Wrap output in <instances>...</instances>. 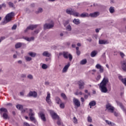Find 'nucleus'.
Segmentation results:
<instances>
[{
  "instance_id": "nucleus-15",
  "label": "nucleus",
  "mask_w": 126,
  "mask_h": 126,
  "mask_svg": "<svg viewBox=\"0 0 126 126\" xmlns=\"http://www.w3.org/2000/svg\"><path fill=\"white\" fill-rule=\"evenodd\" d=\"M89 15L90 17L96 18L97 17V16H99V15H100V12H94V13H90Z\"/></svg>"
},
{
  "instance_id": "nucleus-51",
  "label": "nucleus",
  "mask_w": 126,
  "mask_h": 126,
  "mask_svg": "<svg viewBox=\"0 0 126 126\" xmlns=\"http://www.w3.org/2000/svg\"><path fill=\"white\" fill-rule=\"evenodd\" d=\"M73 123H74V124H77V119L75 117L73 118Z\"/></svg>"
},
{
  "instance_id": "nucleus-49",
  "label": "nucleus",
  "mask_w": 126,
  "mask_h": 126,
  "mask_svg": "<svg viewBox=\"0 0 126 126\" xmlns=\"http://www.w3.org/2000/svg\"><path fill=\"white\" fill-rule=\"evenodd\" d=\"M64 33H67V32H61V33H60V36H61V37L63 36V35H64Z\"/></svg>"
},
{
  "instance_id": "nucleus-25",
  "label": "nucleus",
  "mask_w": 126,
  "mask_h": 126,
  "mask_svg": "<svg viewBox=\"0 0 126 126\" xmlns=\"http://www.w3.org/2000/svg\"><path fill=\"white\" fill-rule=\"evenodd\" d=\"M116 102L118 106H119V107H120L122 110H125V106H124V105H123L122 102H120V101H116Z\"/></svg>"
},
{
  "instance_id": "nucleus-34",
  "label": "nucleus",
  "mask_w": 126,
  "mask_h": 126,
  "mask_svg": "<svg viewBox=\"0 0 126 126\" xmlns=\"http://www.w3.org/2000/svg\"><path fill=\"white\" fill-rule=\"evenodd\" d=\"M61 96L64 100H67V97H66V95L64 94V93H62Z\"/></svg>"
},
{
  "instance_id": "nucleus-28",
  "label": "nucleus",
  "mask_w": 126,
  "mask_h": 126,
  "mask_svg": "<svg viewBox=\"0 0 126 126\" xmlns=\"http://www.w3.org/2000/svg\"><path fill=\"white\" fill-rule=\"evenodd\" d=\"M43 12V9L41 7H39L37 9V10L35 11V13L36 14H39V13H42Z\"/></svg>"
},
{
  "instance_id": "nucleus-7",
  "label": "nucleus",
  "mask_w": 126,
  "mask_h": 126,
  "mask_svg": "<svg viewBox=\"0 0 126 126\" xmlns=\"http://www.w3.org/2000/svg\"><path fill=\"white\" fill-rule=\"evenodd\" d=\"M78 84L79 85V89H80V90L84 89V85H85V84L82 80H79L78 82Z\"/></svg>"
},
{
  "instance_id": "nucleus-27",
  "label": "nucleus",
  "mask_w": 126,
  "mask_h": 126,
  "mask_svg": "<svg viewBox=\"0 0 126 126\" xmlns=\"http://www.w3.org/2000/svg\"><path fill=\"white\" fill-rule=\"evenodd\" d=\"M95 105H96V101L94 100L92 101L89 103V106H90L91 108H92V107H93Z\"/></svg>"
},
{
  "instance_id": "nucleus-19",
  "label": "nucleus",
  "mask_w": 126,
  "mask_h": 126,
  "mask_svg": "<svg viewBox=\"0 0 126 126\" xmlns=\"http://www.w3.org/2000/svg\"><path fill=\"white\" fill-rule=\"evenodd\" d=\"M80 17H82V18H85V17H90V15L87 12H84L80 15Z\"/></svg>"
},
{
  "instance_id": "nucleus-43",
  "label": "nucleus",
  "mask_w": 126,
  "mask_h": 126,
  "mask_svg": "<svg viewBox=\"0 0 126 126\" xmlns=\"http://www.w3.org/2000/svg\"><path fill=\"white\" fill-rule=\"evenodd\" d=\"M88 122L89 123H92V118H91V117L90 116L88 117Z\"/></svg>"
},
{
  "instance_id": "nucleus-31",
  "label": "nucleus",
  "mask_w": 126,
  "mask_h": 126,
  "mask_svg": "<svg viewBox=\"0 0 126 126\" xmlns=\"http://www.w3.org/2000/svg\"><path fill=\"white\" fill-rule=\"evenodd\" d=\"M80 64H86V63H87V60L86 59H84L80 62Z\"/></svg>"
},
{
  "instance_id": "nucleus-38",
  "label": "nucleus",
  "mask_w": 126,
  "mask_h": 126,
  "mask_svg": "<svg viewBox=\"0 0 126 126\" xmlns=\"http://www.w3.org/2000/svg\"><path fill=\"white\" fill-rule=\"evenodd\" d=\"M41 67L43 69H47L48 68V65L46 64H43Z\"/></svg>"
},
{
  "instance_id": "nucleus-24",
  "label": "nucleus",
  "mask_w": 126,
  "mask_h": 126,
  "mask_svg": "<svg viewBox=\"0 0 126 126\" xmlns=\"http://www.w3.org/2000/svg\"><path fill=\"white\" fill-rule=\"evenodd\" d=\"M22 45H23V43L21 42H18L15 45V48L19 49V48H21V47L22 46Z\"/></svg>"
},
{
  "instance_id": "nucleus-52",
  "label": "nucleus",
  "mask_w": 126,
  "mask_h": 126,
  "mask_svg": "<svg viewBox=\"0 0 126 126\" xmlns=\"http://www.w3.org/2000/svg\"><path fill=\"white\" fill-rule=\"evenodd\" d=\"M34 33L35 34H38V33H39V32H40V30L39 29H37L35 31H34Z\"/></svg>"
},
{
  "instance_id": "nucleus-60",
  "label": "nucleus",
  "mask_w": 126,
  "mask_h": 126,
  "mask_svg": "<svg viewBox=\"0 0 126 126\" xmlns=\"http://www.w3.org/2000/svg\"><path fill=\"white\" fill-rule=\"evenodd\" d=\"M76 54L77 56H79L80 55V51L79 50L76 51Z\"/></svg>"
},
{
  "instance_id": "nucleus-8",
  "label": "nucleus",
  "mask_w": 126,
  "mask_h": 126,
  "mask_svg": "<svg viewBox=\"0 0 126 126\" xmlns=\"http://www.w3.org/2000/svg\"><path fill=\"white\" fill-rule=\"evenodd\" d=\"M73 103L74 106H76L77 108H79V107H80V101L75 97H74L73 99Z\"/></svg>"
},
{
  "instance_id": "nucleus-35",
  "label": "nucleus",
  "mask_w": 126,
  "mask_h": 126,
  "mask_svg": "<svg viewBox=\"0 0 126 126\" xmlns=\"http://www.w3.org/2000/svg\"><path fill=\"white\" fill-rule=\"evenodd\" d=\"M25 58L27 62H31V61H32V58L30 57L26 56Z\"/></svg>"
},
{
  "instance_id": "nucleus-56",
  "label": "nucleus",
  "mask_w": 126,
  "mask_h": 126,
  "mask_svg": "<svg viewBox=\"0 0 126 126\" xmlns=\"http://www.w3.org/2000/svg\"><path fill=\"white\" fill-rule=\"evenodd\" d=\"M120 56L122 57V58H124L125 57V54L123 52H120Z\"/></svg>"
},
{
  "instance_id": "nucleus-64",
  "label": "nucleus",
  "mask_w": 126,
  "mask_h": 126,
  "mask_svg": "<svg viewBox=\"0 0 126 126\" xmlns=\"http://www.w3.org/2000/svg\"><path fill=\"white\" fill-rule=\"evenodd\" d=\"M84 98H85V99H88V95L85 94L84 95Z\"/></svg>"
},
{
  "instance_id": "nucleus-41",
  "label": "nucleus",
  "mask_w": 126,
  "mask_h": 126,
  "mask_svg": "<svg viewBox=\"0 0 126 126\" xmlns=\"http://www.w3.org/2000/svg\"><path fill=\"white\" fill-rule=\"evenodd\" d=\"M8 4L10 7H12L13 8H14V4H13V3L11 2H9Z\"/></svg>"
},
{
  "instance_id": "nucleus-13",
  "label": "nucleus",
  "mask_w": 126,
  "mask_h": 126,
  "mask_svg": "<svg viewBox=\"0 0 126 126\" xmlns=\"http://www.w3.org/2000/svg\"><path fill=\"white\" fill-rule=\"evenodd\" d=\"M121 67L123 71L126 72V60L121 62Z\"/></svg>"
},
{
  "instance_id": "nucleus-6",
  "label": "nucleus",
  "mask_w": 126,
  "mask_h": 126,
  "mask_svg": "<svg viewBox=\"0 0 126 126\" xmlns=\"http://www.w3.org/2000/svg\"><path fill=\"white\" fill-rule=\"evenodd\" d=\"M106 108L107 109V110L110 111V113H114V111L115 110V107L112 106V104L111 103H107L106 105Z\"/></svg>"
},
{
  "instance_id": "nucleus-5",
  "label": "nucleus",
  "mask_w": 126,
  "mask_h": 126,
  "mask_svg": "<svg viewBox=\"0 0 126 126\" xmlns=\"http://www.w3.org/2000/svg\"><path fill=\"white\" fill-rule=\"evenodd\" d=\"M63 56L64 59H68L69 58V61H70V62L72 61V55H71V54H69L68 52H63Z\"/></svg>"
},
{
  "instance_id": "nucleus-40",
  "label": "nucleus",
  "mask_w": 126,
  "mask_h": 126,
  "mask_svg": "<svg viewBox=\"0 0 126 126\" xmlns=\"http://www.w3.org/2000/svg\"><path fill=\"white\" fill-rule=\"evenodd\" d=\"M27 78H28V79H30L31 80H32V79H33V75H32V74H29L27 76Z\"/></svg>"
},
{
  "instance_id": "nucleus-30",
  "label": "nucleus",
  "mask_w": 126,
  "mask_h": 126,
  "mask_svg": "<svg viewBox=\"0 0 126 126\" xmlns=\"http://www.w3.org/2000/svg\"><path fill=\"white\" fill-rule=\"evenodd\" d=\"M72 15L76 16V17H80V15L79 14V13L77 12H73Z\"/></svg>"
},
{
  "instance_id": "nucleus-11",
  "label": "nucleus",
  "mask_w": 126,
  "mask_h": 126,
  "mask_svg": "<svg viewBox=\"0 0 126 126\" xmlns=\"http://www.w3.org/2000/svg\"><path fill=\"white\" fill-rule=\"evenodd\" d=\"M54 27V24H51L48 23H46L43 26V29L46 30V29H51Z\"/></svg>"
},
{
  "instance_id": "nucleus-53",
  "label": "nucleus",
  "mask_w": 126,
  "mask_h": 126,
  "mask_svg": "<svg viewBox=\"0 0 126 126\" xmlns=\"http://www.w3.org/2000/svg\"><path fill=\"white\" fill-rule=\"evenodd\" d=\"M118 78H119V80H121V81L123 80L124 79V78H123L122 76H119Z\"/></svg>"
},
{
  "instance_id": "nucleus-61",
  "label": "nucleus",
  "mask_w": 126,
  "mask_h": 126,
  "mask_svg": "<svg viewBox=\"0 0 126 126\" xmlns=\"http://www.w3.org/2000/svg\"><path fill=\"white\" fill-rule=\"evenodd\" d=\"M25 40H26L27 41H28L29 42H30V38L29 37H25Z\"/></svg>"
},
{
  "instance_id": "nucleus-23",
  "label": "nucleus",
  "mask_w": 126,
  "mask_h": 126,
  "mask_svg": "<svg viewBox=\"0 0 126 126\" xmlns=\"http://www.w3.org/2000/svg\"><path fill=\"white\" fill-rule=\"evenodd\" d=\"M39 116L41 119L43 121V122H46V117H45V114L43 113H40L39 114Z\"/></svg>"
},
{
  "instance_id": "nucleus-39",
  "label": "nucleus",
  "mask_w": 126,
  "mask_h": 126,
  "mask_svg": "<svg viewBox=\"0 0 126 126\" xmlns=\"http://www.w3.org/2000/svg\"><path fill=\"white\" fill-rule=\"evenodd\" d=\"M66 30H67V31H70L71 30V26L70 25H68L66 26Z\"/></svg>"
},
{
  "instance_id": "nucleus-29",
  "label": "nucleus",
  "mask_w": 126,
  "mask_h": 126,
  "mask_svg": "<svg viewBox=\"0 0 126 126\" xmlns=\"http://www.w3.org/2000/svg\"><path fill=\"white\" fill-rule=\"evenodd\" d=\"M55 100L57 104H59L60 103L62 102V100H61V98H60V97L58 96L55 97Z\"/></svg>"
},
{
  "instance_id": "nucleus-4",
  "label": "nucleus",
  "mask_w": 126,
  "mask_h": 126,
  "mask_svg": "<svg viewBox=\"0 0 126 126\" xmlns=\"http://www.w3.org/2000/svg\"><path fill=\"white\" fill-rule=\"evenodd\" d=\"M14 15L15 14L13 12H11V13L7 14L5 17L6 22H9V21H11V19H12V17H13Z\"/></svg>"
},
{
  "instance_id": "nucleus-32",
  "label": "nucleus",
  "mask_w": 126,
  "mask_h": 126,
  "mask_svg": "<svg viewBox=\"0 0 126 126\" xmlns=\"http://www.w3.org/2000/svg\"><path fill=\"white\" fill-rule=\"evenodd\" d=\"M109 12H110V13H114V12H115V8L114 7L111 6L109 8Z\"/></svg>"
},
{
  "instance_id": "nucleus-20",
  "label": "nucleus",
  "mask_w": 126,
  "mask_h": 126,
  "mask_svg": "<svg viewBox=\"0 0 126 126\" xmlns=\"http://www.w3.org/2000/svg\"><path fill=\"white\" fill-rule=\"evenodd\" d=\"M73 11H72V8H68L66 9V13L67 14H69L70 15H72Z\"/></svg>"
},
{
  "instance_id": "nucleus-16",
  "label": "nucleus",
  "mask_w": 126,
  "mask_h": 126,
  "mask_svg": "<svg viewBox=\"0 0 126 126\" xmlns=\"http://www.w3.org/2000/svg\"><path fill=\"white\" fill-rule=\"evenodd\" d=\"M46 101L48 104H51V103H52V101H51V94H50L49 92H47Z\"/></svg>"
},
{
  "instance_id": "nucleus-10",
  "label": "nucleus",
  "mask_w": 126,
  "mask_h": 126,
  "mask_svg": "<svg viewBox=\"0 0 126 126\" xmlns=\"http://www.w3.org/2000/svg\"><path fill=\"white\" fill-rule=\"evenodd\" d=\"M28 97H34V98L37 97L38 94H37V92L34 91H31L29 92V94L27 95Z\"/></svg>"
},
{
  "instance_id": "nucleus-58",
  "label": "nucleus",
  "mask_w": 126,
  "mask_h": 126,
  "mask_svg": "<svg viewBox=\"0 0 126 126\" xmlns=\"http://www.w3.org/2000/svg\"><path fill=\"white\" fill-rule=\"evenodd\" d=\"M34 39H35V38L34 37V36L31 37V38H30V42H31V41H34Z\"/></svg>"
},
{
  "instance_id": "nucleus-54",
  "label": "nucleus",
  "mask_w": 126,
  "mask_h": 126,
  "mask_svg": "<svg viewBox=\"0 0 126 126\" xmlns=\"http://www.w3.org/2000/svg\"><path fill=\"white\" fill-rule=\"evenodd\" d=\"M5 39L4 37H1L0 38V43H1V41Z\"/></svg>"
},
{
  "instance_id": "nucleus-17",
  "label": "nucleus",
  "mask_w": 126,
  "mask_h": 126,
  "mask_svg": "<svg viewBox=\"0 0 126 126\" xmlns=\"http://www.w3.org/2000/svg\"><path fill=\"white\" fill-rule=\"evenodd\" d=\"M98 44H99V45H107V44H109V41L107 40L99 39Z\"/></svg>"
},
{
  "instance_id": "nucleus-57",
  "label": "nucleus",
  "mask_w": 126,
  "mask_h": 126,
  "mask_svg": "<svg viewBox=\"0 0 126 126\" xmlns=\"http://www.w3.org/2000/svg\"><path fill=\"white\" fill-rule=\"evenodd\" d=\"M21 77L23 78H25L26 77V74H23L21 75Z\"/></svg>"
},
{
  "instance_id": "nucleus-14",
  "label": "nucleus",
  "mask_w": 126,
  "mask_h": 126,
  "mask_svg": "<svg viewBox=\"0 0 126 126\" xmlns=\"http://www.w3.org/2000/svg\"><path fill=\"white\" fill-rule=\"evenodd\" d=\"M96 68L97 69H99V72L101 73H102V72H104V67L102 66L100 64H97L95 65Z\"/></svg>"
},
{
  "instance_id": "nucleus-42",
  "label": "nucleus",
  "mask_w": 126,
  "mask_h": 126,
  "mask_svg": "<svg viewBox=\"0 0 126 126\" xmlns=\"http://www.w3.org/2000/svg\"><path fill=\"white\" fill-rule=\"evenodd\" d=\"M60 107L61 109H64V103L63 102L60 103Z\"/></svg>"
},
{
  "instance_id": "nucleus-63",
  "label": "nucleus",
  "mask_w": 126,
  "mask_h": 126,
  "mask_svg": "<svg viewBox=\"0 0 126 126\" xmlns=\"http://www.w3.org/2000/svg\"><path fill=\"white\" fill-rule=\"evenodd\" d=\"M81 101L83 103L85 101V100L84 99V98L81 97Z\"/></svg>"
},
{
  "instance_id": "nucleus-12",
  "label": "nucleus",
  "mask_w": 126,
  "mask_h": 126,
  "mask_svg": "<svg viewBox=\"0 0 126 126\" xmlns=\"http://www.w3.org/2000/svg\"><path fill=\"white\" fill-rule=\"evenodd\" d=\"M37 25H30L29 26L27 29L25 30V32H27V31H28V30H34V29H35V28H37Z\"/></svg>"
},
{
  "instance_id": "nucleus-1",
  "label": "nucleus",
  "mask_w": 126,
  "mask_h": 126,
  "mask_svg": "<svg viewBox=\"0 0 126 126\" xmlns=\"http://www.w3.org/2000/svg\"><path fill=\"white\" fill-rule=\"evenodd\" d=\"M109 82V79L104 77L99 85V89L102 93H107L108 89H107V84Z\"/></svg>"
},
{
  "instance_id": "nucleus-47",
  "label": "nucleus",
  "mask_w": 126,
  "mask_h": 126,
  "mask_svg": "<svg viewBox=\"0 0 126 126\" xmlns=\"http://www.w3.org/2000/svg\"><path fill=\"white\" fill-rule=\"evenodd\" d=\"M17 27V26L16 25H14L13 27H12V30H15Z\"/></svg>"
},
{
  "instance_id": "nucleus-22",
  "label": "nucleus",
  "mask_w": 126,
  "mask_h": 126,
  "mask_svg": "<svg viewBox=\"0 0 126 126\" xmlns=\"http://www.w3.org/2000/svg\"><path fill=\"white\" fill-rule=\"evenodd\" d=\"M73 23L74 24H75V25H79V24H80V20L79 19H74L73 20Z\"/></svg>"
},
{
  "instance_id": "nucleus-48",
  "label": "nucleus",
  "mask_w": 126,
  "mask_h": 126,
  "mask_svg": "<svg viewBox=\"0 0 126 126\" xmlns=\"http://www.w3.org/2000/svg\"><path fill=\"white\" fill-rule=\"evenodd\" d=\"M114 115L115 116V117H119V113L116 111H113Z\"/></svg>"
},
{
  "instance_id": "nucleus-50",
  "label": "nucleus",
  "mask_w": 126,
  "mask_h": 126,
  "mask_svg": "<svg viewBox=\"0 0 126 126\" xmlns=\"http://www.w3.org/2000/svg\"><path fill=\"white\" fill-rule=\"evenodd\" d=\"M69 23V20H67L65 22V23H64V26H66V25H67V24H68Z\"/></svg>"
},
{
  "instance_id": "nucleus-62",
  "label": "nucleus",
  "mask_w": 126,
  "mask_h": 126,
  "mask_svg": "<svg viewBox=\"0 0 126 126\" xmlns=\"http://www.w3.org/2000/svg\"><path fill=\"white\" fill-rule=\"evenodd\" d=\"M20 95L21 96H24V93H23L22 92H20Z\"/></svg>"
},
{
  "instance_id": "nucleus-36",
  "label": "nucleus",
  "mask_w": 126,
  "mask_h": 126,
  "mask_svg": "<svg viewBox=\"0 0 126 126\" xmlns=\"http://www.w3.org/2000/svg\"><path fill=\"white\" fill-rule=\"evenodd\" d=\"M16 108L19 110H22V109H23V106L20 104H18L16 105Z\"/></svg>"
},
{
  "instance_id": "nucleus-9",
  "label": "nucleus",
  "mask_w": 126,
  "mask_h": 126,
  "mask_svg": "<svg viewBox=\"0 0 126 126\" xmlns=\"http://www.w3.org/2000/svg\"><path fill=\"white\" fill-rule=\"evenodd\" d=\"M50 115H51V116L52 117V119L54 120H57V119H60V117L59 116H58V114L56 113L54 111L51 110L50 111Z\"/></svg>"
},
{
  "instance_id": "nucleus-44",
  "label": "nucleus",
  "mask_w": 126,
  "mask_h": 126,
  "mask_svg": "<svg viewBox=\"0 0 126 126\" xmlns=\"http://www.w3.org/2000/svg\"><path fill=\"white\" fill-rule=\"evenodd\" d=\"M122 82L123 83V84H124V85H125V86H126V78L123 79V80L122 81Z\"/></svg>"
},
{
  "instance_id": "nucleus-59",
  "label": "nucleus",
  "mask_w": 126,
  "mask_h": 126,
  "mask_svg": "<svg viewBox=\"0 0 126 126\" xmlns=\"http://www.w3.org/2000/svg\"><path fill=\"white\" fill-rule=\"evenodd\" d=\"M100 30H101V29H95L96 33H99V31H100Z\"/></svg>"
},
{
  "instance_id": "nucleus-45",
  "label": "nucleus",
  "mask_w": 126,
  "mask_h": 126,
  "mask_svg": "<svg viewBox=\"0 0 126 126\" xmlns=\"http://www.w3.org/2000/svg\"><path fill=\"white\" fill-rule=\"evenodd\" d=\"M6 6V5L5 3H3L2 4L0 5V10L1 9V8L3 7H5Z\"/></svg>"
},
{
  "instance_id": "nucleus-46",
  "label": "nucleus",
  "mask_w": 126,
  "mask_h": 126,
  "mask_svg": "<svg viewBox=\"0 0 126 126\" xmlns=\"http://www.w3.org/2000/svg\"><path fill=\"white\" fill-rule=\"evenodd\" d=\"M101 79V75H98L97 76V77L96 78V80L98 81V80H100Z\"/></svg>"
},
{
  "instance_id": "nucleus-33",
  "label": "nucleus",
  "mask_w": 126,
  "mask_h": 126,
  "mask_svg": "<svg viewBox=\"0 0 126 126\" xmlns=\"http://www.w3.org/2000/svg\"><path fill=\"white\" fill-rule=\"evenodd\" d=\"M96 55H97V53L95 51L92 52L91 53V56L92 57V58H94V57H95Z\"/></svg>"
},
{
  "instance_id": "nucleus-2",
  "label": "nucleus",
  "mask_w": 126,
  "mask_h": 126,
  "mask_svg": "<svg viewBox=\"0 0 126 126\" xmlns=\"http://www.w3.org/2000/svg\"><path fill=\"white\" fill-rule=\"evenodd\" d=\"M0 114L4 120H7L9 119V117L8 116V111L6 108H0Z\"/></svg>"
},
{
  "instance_id": "nucleus-18",
  "label": "nucleus",
  "mask_w": 126,
  "mask_h": 126,
  "mask_svg": "<svg viewBox=\"0 0 126 126\" xmlns=\"http://www.w3.org/2000/svg\"><path fill=\"white\" fill-rule=\"evenodd\" d=\"M69 66H70V63H68L67 64L65 65L64 66V67L63 68L62 72H63V73L66 72V71H67V69H68V67H69Z\"/></svg>"
},
{
  "instance_id": "nucleus-37",
  "label": "nucleus",
  "mask_w": 126,
  "mask_h": 126,
  "mask_svg": "<svg viewBox=\"0 0 126 126\" xmlns=\"http://www.w3.org/2000/svg\"><path fill=\"white\" fill-rule=\"evenodd\" d=\"M105 123H106V124H107V125H108L109 126H112L113 125H115V124H113V123H112V122H110L108 120H105Z\"/></svg>"
},
{
  "instance_id": "nucleus-3",
  "label": "nucleus",
  "mask_w": 126,
  "mask_h": 126,
  "mask_svg": "<svg viewBox=\"0 0 126 126\" xmlns=\"http://www.w3.org/2000/svg\"><path fill=\"white\" fill-rule=\"evenodd\" d=\"M29 116H30V119L31 122H32L35 125H38V123L37 122V120L36 118L34 117L35 116V113L33 112V110L32 109H29Z\"/></svg>"
},
{
  "instance_id": "nucleus-55",
  "label": "nucleus",
  "mask_w": 126,
  "mask_h": 126,
  "mask_svg": "<svg viewBox=\"0 0 126 126\" xmlns=\"http://www.w3.org/2000/svg\"><path fill=\"white\" fill-rule=\"evenodd\" d=\"M30 125L28 123H27V122H25L24 123V126H30Z\"/></svg>"
},
{
  "instance_id": "nucleus-26",
  "label": "nucleus",
  "mask_w": 126,
  "mask_h": 126,
  "mask_svg": "<svg viewBox=\"0 0 126 126\" xmlns=\"http://www.w3.org/2000/svg\"><path fill=\"white\" fill-rule=\"evenodd\" d=\"M28 55H30L32 58H35L36 57V54L35 52H31L28 53Z\"/></svg>"
},
{
  "instance_id": "nucleus-21",
  "label": "nucleus",
  "mask_w": 126,
  "mask_h": 126,
  "mask_svg": "<svg viewBox=\"0 0 126 126\" xmlns=\"http://www.w3.org/2000/svg\"><path fill=\"white\" fill-rule=\"evenodd\" d=\"M42 56H43V57H47L48 58H49V57H51V56H52V54H51V53H49L48 51H44L42 53Z\"/></svg>"
}]
</instances>
